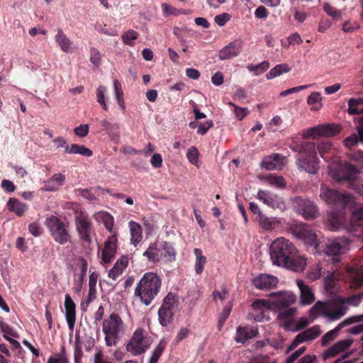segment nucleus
Returning <instances> with one entry per match:
<instances>
[{"instance_id": "1", "label": "nucleus", "mask_w": 363, "mask_h": 363, "mask_svg": "<svg viewBox=\"0 0 363 363\" xmlns=\"http://www.w3.org/2000/svg\"><path fill=\"white\" fill-rule=\"evenodd\" d=\"M297 253L294 245L283 237L274 240L269 248L270 258L274 264L294 272H301L304 269L306 260Z\"/></svg>"}, {"instance_id": "2", "label": "nucleus", "mask_w": 363, "mask_h": 363, "mask_svg": "<svg viewBox=\"0 0 363 363\" xmlns=\"http://www.w3.org/2000/svg\"><path fill=\"white\" fill-rule=\"evenodd\" d=\"M318 149L320 157L328 163V168L332 176L339 181L352 180L358 172L357 167L348 162H342L336 155L337 151L329 141H322Z\"/></svg>"}, {"instance_id": "3", "label": "nucleus", "mask_w": 363, "mask_h": 363, "mask_svg": "<svg viewBox=\"0 0 363 363\" xmlns=\"http://www.w3.org/2000/svg\"><path fill=\"white\" fill-rule=\"evenodd\" d=\"M161 286L162 279L160 276L154 272H146L137 284L134 295L147 306L158 295Z\"/></svg>"}, {"instance_id": "4", "label": "nucleus", "mask_w": 363, "mask_h": 363, "mask_svg": "<svg viewBox=\"0 0 363 363\" xmlns=\"http://www.w3.org/2000/svg\"><path fill=\"white\" fill-rule=\"evenodd\" d=\"M45 225L48 229L52 238L58 244L63 245L71 242L69 224L59 217L52 215L47 218Z\"/></svg>"}, {"instance_id": "5", "label": "nucleus", "mask_w": 363, "mask_h": 363, "mask_svg": "<svg viewBox=\"0 0 363 363\" xmlns=\"http://www.w3.org/2000/svg\"><path fill=\"white\" fill-rule=\"evenodd\" d=\"M179 305V296L172 292H169L164 298L157 314L160 324L167 327L172 323L174 312Z\"/></svg>"}, {"instance_id": "6", "label": "nucleus", "mask_w": 363, "mask_h": 363, "mask_svg": "<svg viewBox=\"0 0 363 363\" xmlns=\"http://www.w3.org/2000/svg\"><path fill=\"white\" fill-rule=\"evenodd\" d=\"M123 323L118 313H112L109 317L103 321L102 330L105 334V341L107 346L116 344V339L123 328Z\"/></svg>"}, {"instance_id": "7", "label": "nucleus", "mask_w": 363, "mask_h": 363, "mask_svg": "<svg viewBox=\"0 0 363 363\" xmlns=\"http://www.w3.org/2000/svg\"><path fill=\"white\" fill-rule=\"evenodd\" d=\"M289 230L306 244L311 246L316 245L317 235L308 225L301 222H293L289 225Z\"/></svg>"}, {"instance_id": "8", "label": "nucleus", "mask_w": 363, "mask_h": 363, "mask_svg": "<svg viewBox=\"0 0 363 363\" xmlns=\"http://www.w3.org/2000/svg\"><path fill=\"white\" fill-rule=\"evenodd\" d=\"M292 204L296 211L306 220H313L319 216L317 206L307 199L296 196L292 199Z\"/></svg>"}, {"instance_id": "9", "label": "nucleus", "mask_w": 363, "mask_h": 363, "mask_svg": "<svg viewBox=\"0 0 363 363\" xmlns=\"http://www.w3.org/2000/svg\"><path fill=\"white\" fill-rule=\"evenodd\" d=\"M74 224L79 239L84 242L91 243L94 228L89 216L81 212L75 216Z\"/></svg>"}, {"instance_id": "10", "label": "nucleus", "mask_w": 363, "mask_h": 363, "mask_svg": "<svg viewBox=\"0 0 363 363\" xmlns=\"http://www.w3.org/2000/svg\"><path fill=\"white\" fill-rule=\"evenodd\" d=\"M319 160L317 157L316 145L313 143V148L311 151H306L299 155L297 158V164L299 169H303L310 174H316L319 169Z\"/></svg>"}, {"instance_id": "11", "label": "nucleus", "mask_w": 363, "mask_h": 363, "mask_svg": "<svg viewBox=\"0 0 363 363\" xmlns=\"http://www.w3.org/2000/svg\"><path fill=\"white\" fill-rule=\"evenodd\" d=\"M150 343L145 338L144 330L141 328L137 329L126 345V350L133 355L137 356L144 353L148 348Z\"/></svg>"}, {"instance_id": "12", "label": "nucleus", "mask_w": 363, "mask_h": 363, "mask_svg": "<svg viewBox=\"0 0 363 363\" xmlns=\"http://www.w3.org/2000/svg\"><path fill=\"white\" fill-rule=\"evenodd\" d=\"M340 130V126L335 124H326L313 127L303 133V138H315L318 135L334 136Z\"/></svg>"}, {"instance_id": "13", "label": "nucleus", "mask_w": 363, "mask_h": 363, "mask_svg": "<svg viewBox=\"0 0 363 363\" xmlns=\"http://www.w3.org/2000/svg\"><path fill=\"white\" fill-rule=\"evenodd\" d=\"M321 334V330L319 325H314L306 330L298 333L291 345L288 347V352L294 350L299 344L313 340Z\"/></svg>"}, {"instance_id": "14", "label": "nucleus", "mask_w": 363, "mask_h": 363, "mask_svg": "<svg viewBox=\"0 0 363 363\" xmlns=\"http://www.w3.org/2000/svg\"><path fill=\"white\" fill-rule=\"evenodd\" d=\"M252 308L253 311L249 314L250 318L257 322H262L267 317L271 304L267 300L257 299L253 302Z\"/></svg>"}, {"instance_id": "15", "label": "nucleus", "mask_w": 363, "mask_h": 363, "mask_svg": "<svg viewBox=\"0 0 363 363\" xmlns=\"http://www.w3.org/2000/svg\"><path fill=\"white\" fill-rule=\"evenodd\" d=\"M118 238L116 233L110 235L104 242L101 252V260L104 263H109L114 258L117 251Z\"/></svg>"}, {"instance_id": "16", "label": "nucleus", "mask_w": 363, "mask_h": 363, "mask_svg": "<svg viewBox=\"0 0 363 363\" xmlns=\"http://www.w3.org/2000/svg\"><path fill=\"white\" fill-rule=\"evenodd\" d=\"M257 198L272 208H278L280 210L285 208L284 200L275 194L264 190H259L257 193Z\"/></svg>"}, {"instance_id": "17", "label": "nucleus", "mask_w": 363, "mask_h": 363, "mask_svg": "<svg viewBox=\"0 0 363 363\" xmlns=\"http://www.w3.org/2000/svg\"><path fill=\"white\" fill-rule=\"evenodd\" d=\"M252 283L257 289L270 290L277 286L278 279L273 275L260 274L252 280Z\"/></svg>"}, {"instance_id": "18", "label": "nucleus", "mask_w": 363, "mask_h": 363, "mask_svg": "<svg viewBox=\"0 0 363 363\" xmlns=\"http://www.w3.org/2000/svg\"><path fill=\"white\" fill-rule=\"evenodd\" d=\"M242 42L240 40H235L219 51L218 58L220 60H225L237 57L241 52Z\"/></svg>"}, {"instance_id": "19", "label": "nucleus", "mask_w": 363, "mask_h": 363, "mask_svg": "<svg viewBox=\"0 0 363 363\" xmlns=\"http://www.w3.org/2000/svg\"><path fill=\"white\" fill-rule=\"evenodd\" d=\"M272 296H278L277 300L273 301L272 305L279 309L289 308L291 304L295 303L296 297L292 294L283 293L281 291L277 293H272Z\"/></svg>"}, {"instance_id": "20", "label": "nucleus", "mask_w": 363, "mask_h": 363, "mask_svg": "<svg viewBox=\"0 0 363 363\" xmlns=\"http://www.w3.org/2000/svg\"><path fill=\"white\" fill-rule=\"evenodd\" d=\"M65 317L69 329H73L76 320V305L69 294L65 295Z\"/></svg>"}, {"instance_id": "21", "label": "nucleus", "mask_w": 363, "mask_h": 363, "mask_svg": "<svg viewBox=\"0 0 363 363\" xmlns=\"http://www.w3.org/2000/svg\"><path fill=\"white\" fill-rule=\"evenodd\" d=\"M352 340H342L338 341L323 353V359H327L335 357L340 352L345 351L352 345Z\"/></svg>"}, {"instance_id": "22", "label": "nucleus", "mask_w": 363, "mask_h": 363, "mask_svg": "<svg viewBox=\"0 0 363 363\" xmlns=\"http://www.w3.org/2000/svg\"><path fill=\"white\" fill-rule=\"evenodd\" d=\"M345 245L346 242L343 239L337 238L333 240H329L325 244V251L328 255L337 256L344 251Z\"/></svg>"}, {"instance_id": "23", "label": "nucleus", "mask_w": 363, "mask_h": 363, "mask_svg": "<svg viewBox=\"0 0 363 363\" xmlns=\"http://www.w3.org/2000/svg\"><path fill=\"white\" fill-rule=\"evenodd\" d=\"M66 176L61 173L54 174L45 182L44 190L48 191H57L65 182Z\"/></svg>"}, {"instance_id": "24", "label": "nucleus", "mask_w": 363, "mask_h": 363, "mask_svg": "<svg viewBox=\"0 0 363 363\" xmlns=\"http://www.w3.org/2000/svg\"><path fill=\"white\" fill-rule=\"evenodd\" d=\"M258 335L257 328H249L247 327L238 326L236 330L235 340L237 342L245 343L250 339Z\"/></svg>"}, {"instance_id": "25", "label": "nucleus", "mask_w": 363, "mask_h": 363, "mask_svg": "<svg viewBox=\"0 0 363 363\" xmlns=\"http://www.w3.org/2000/svg\"><path fill=\"white\" fill-rule=\"evenodd\" d=\"M356 320H356L355 317L346 319L345 320H344L343 322L340 323L335 329H333V330L328 332L327 333H325L322 337V338H321L322 345L323 346L328 345L330 342H331L332 340H333L335 338V337L337 335V333H339V331L344 326L350 325V324H351L352 323H354Z\"/></svg>"}, {"instance_id": "26", "label": "nucleus", "mask_w": 363, "mask_h": 363, "mask_svg": "<svg viewBox=\"0 0 363 363\" xmlns=\"http://www.w3.org/2000/svg\"><path fill=\"white\" fill-rule=\"evenodd\" d=\"M55 40L62 52L67 53L72 51L73 42L64 33L61 28L57 30Z\"/></svg>"}, {"instance_id": "27", "label": "nucleus", "mask_w": 363, "mask_h": 363, "mask_svg": "<svg viewBox=\"0 0 363 363\" xmlns=\"http://www.w3.org/2000/svg\"><path fill=\"white\" fill-rule=\"evenodd\" d=\"M296 283L301 291V301L302 304L309 305L313 302L315 296L311 289L301 279L297 280Z\"/></svg>"}, {"instance_id": "28", "label": "nucleus", "mask_w": 363, "mask_h": 363, "mask_svg": "<svg viewBox=\"0 0 363 363\" xmlns=\"http://www.w3.org/2000/svg\"><path fill=\"white\" fill-rule=\"evenodd\" d=\"M128 264V259L126 256H123L116 261L114 266L109 270L108 277L116 280L121 275Z\"/></svg>"}, {"instance_id": "29", "label": "nucleus", "mask_w": 363, "mask_h": 363, "mask_svg": "<svg viewBox=\"0 0 363 363\" xmlns=\"http://www.w3.org/2000/svg\"><path fill=\"white\" fill-rule=\"evenodd\" d=\"M347 272L351 278L352 287L357 288L363 285V269L362 267H349Z\"/></svg>"}, {"instance_id": "30", "label": "nucleus", "mask_w": 363, "mask_h": 363, "mask_svg": "<svg viewBox=\"0 0 363 363\" xmlns=\"http://www.w3.org/2000/svg\"><path fill=\"white\" fill-rule=\"evenodd\" d=\"M7 208L10 212H13L16 216H23L28 210V206L16 198H11L6 204Z\"/></svg>"}, {"instance_id": "31", "label": "nucleus", "mask_w": 363, "mask_h": 363, "mask_svg": "<svg viewBox=\"0 0 363 363\" xmlns=\"http://www.w3.org/2000/svg\"><path fill=\"white\" fill-rule=\"evenodd\" d=\"M131 235V243L136 246L142 240V227L135 221L130 220L128 223Z\"/></svg>"}, {"instance_id": "32", "label": "nucleus", "mask_w": 363, "mask_h": 363, "mask_svg": "<svg viewBox=\"0 0 363 363\" xmlns=\"http://www.w3.org/2000/svg\"><path fill=\"white\" fill-rule=\"evenodd\" d=\"M94 218L97 221H101L106 230L110 233H113L114 218L112 215L108 212L101 211L94 214Z\"/></svg>"}, {"instance_id": "33", "label": "nucleus", "mask_w": 363, "mask_h": 363, "mask_svg": "<svg viewBox=\"0 0 363 363\" xmlns=\"http://www.w3.org/2000/svg\"><path fill=\"white\" fill-rule=\"evenodd\" d=\"M347 113L350 115L363 114V98H352L348 101Z\"/></svg>"}, {"instance_id": "34", "label": "nucleus", "mask_w": 363, "mask_h": 363, "mask_svg": "<svg viewBox=\"0 0 363 363\" xmlns=\"http://www.w3.org/2000/svg\"><path fill=\"white\" fill-rule=\"evenodd\" d=\"M347 307L345 306V301L340 304H335L333 309L330 311L328 309L327 317L330 320H336L342 318L346 313Z\"/></svg>"}, {"instance_id": "35", "label": "nucleus", "mask_w": 363, "mask_h": 363, "mask_svg": "<svg viewBox=\"0 0 363 363\" xmlns=\"http://www.w3.org/2000/svg\"><path fill=\"white\" fill-rule=\"evenodd\" d=\"M65 153L79 154L86 157H89L93 155L91 150L86 147L84 145H79L77 144H72L69 148H66V150H65Z\"/></svg>"}, {"instance_id": "36", "label": "nucleus", "mask_w": 363, "mask_h": 363, "mask_svg": "<svg viewBox=\"0 0 363 363\" xmlns=\"http://www.w3.org/2000/svg\"><path fill=\"white\" fill-rule=\"evenodd\" d=\"M281 155L279 154H274L270 156L265 157L262 162L261 167L267 170L274 169L277 164L280 161Z\"/></svg>"}, {"instance_id": "37", "label": "nucleus", "mask_w": 363, "mask_h": 363, "mask_svg": "<svg viewBox=\"0 0 363 363\" xmlns=\"http://www.w3.org/2000/svg\"><path fill=\"white\" fill-rule=\"evenodd\" d=\"M194 253L196 256L195 271L197 274H201L206 263V257L203 255L200 248H195Z\"/></svg>"}, {"instance_id": "38", "label": "nucleus", "mask_w": 363, "mask_h": 363, "mask_svg": "<svg viewBox=\"0 0 363 363\" xmlns=\"http://www.w3.org/2000/svg\"><path fill=\"white\" fill-rule=\"evenodd\" d=\"M161 254L165 262H172L175 259L177 252L171 243L164 242Z\"/></svg>"}, {"instance_id": "39", "label": "nucleus", "mask_w": 363, "mask_h": 363, "mask_svg": "<svg viewBox=\"0 0 363 363\" xmlns=\"http://www.w3.org/2000/svg\"><path fill=\"white\" fill-rule=\"evenodd\" d=\"M291 70L290 67L287 64H279L274 67L270 69V71L266 74L267 79H272L284 73H287Z\"/></svg>"}, {"instance_id": "40", "label": "nucleus", "mask_w": 363, "mask_h": 363, "mask_svg": "<svg viewBox=\"0 0 363 363\" xmlns=\"http://www.w3.org/2000/svg\"><path fill=\"white\" fill-rule=\"evenodd\" d=\"M113 86L117 103L120 108H121V110L123 111L125 108V106L124 102V94L121 84L117 79H116L113 82Z\"/></svg>"}, {"instance_id": "41", "label": "nucleus", "mask_w": 363, "mask_h": 363, "mask_svg": "<svg viewBox=\"0 0 363 363\" xmlns=\"http://www.w3.org/2000/svg\"><path fill=\"white\" fill-rule=\"evenodd\" d=\"M257 220L261 228L266 230L274 229L277 225V221L267 217L264 213H259V216L257 217Z\"/></svg>"}, {"instance_id": "42", "label": "nucleus", "mask_w": 363, "mask_h": 363, "mask_svg": "<svg viewBox=\"0 0 363 363\" xmlns=\"http://www.w3.org/2000/svg\"><path fill=\"white\" fill-rule=\"evenodd\" d=\"M150 261L158 262L162 258L161 250L156 247V245H150L147 250L143 253Z\"/></svg>"}, {"instance_id": "43", "label": "nucleus", "mask_w": 363, "mask_h": 363, "mask_svg": "<svg viewBox=\"0 0 363 363\" xmlns=\"http://www.w3.org/2000/svg\"><path fill=\"white\" fill-rule=\"evenodd\" d=\"M264 179L272 186H274L277 188H285L286 182L283 177L277 176L272 174H267Z\"/></svg>"}, {"instance_id": "44", "label": "nucleus", "mask_w": 363, "mask_h": 363, "mask_svg": "<svg viewBox=\"0 0 363 363\" xmlns=\"http://www.w3.org/2000/svg\"><path fill=\"white\" fill-rule=\"evenodd\" d=\"M342 225V218L336 212H331L328 216V228L331 230H337Z\"/></svg>"}, {"instance_id": "45", "label": "nucleus", "mask_w": 363, "mask_h": 363, "mask_svg": "<svg viewBox=\"0 0 363 363\" xmlns=\"http://www.w3.org/2000/svg\"><path fill=\"white\" fill-rule=\"evenodd\" d=\"M328 309L329 307L326 303L322 301H318L311 309V313L312 315L315 316L323 315L327 317Z\"/></svg>"}, {"instance_id": "46", "label": "nucleus", "mask_w": 363, "mask_h": 363, "mask_svg": "<svg viewBox=\"0 0 363 363\" xmlns=\"http://www.w3.org/2000/svg\"><path fill=\"white\" fill-rule=\"evenodd\" d=\"M269 67V63L268 61H264L259 65H249L247 68L250 72H252L255 76H258L264 73L267 69Z\"/></svg>"}, {"instance_id": "47", "label": "nucleus", "mask_w": 363, "mask_h": 363, "mask_svg": "<svg viewBox=\"0 0 363 363\" xmlns=\"http://www.w3.org/2000/svg\"><path fill=\"white\" fill-rule=\"evenodd\" d=\"M65 345H61L60 352L48 359V363H68Z\"/></svg>"}, {"instance_id": "48", "label": "nucleus", "mask_w": 363, "mask_h": 363, "mask_svg": "<svg viewBox=\"0 0 363 363\" xmlns=\"http://www.w3.org/2000/svg\"><path fill=\"white\" fill-rule=\"evenodd\" d=\"M282 309L278 315V319L282 321L291 322L296 313V308L295 307H290Z\"/></svg>"}, {"instance_id": "49", "label": "nucleus", "mask_w": 363, "mask_h": 363, "mask_svg": "<svg viewBox=\"0 0 363 363\" xmlns=\"http://www.w3.org/2000/svg\"><path fill=\"white\" fill-rule=\"evenodd\" d=\"M322 97L321 94L319 92H313L308 98L307 102L309 105L313 106L311 110L318 111L321 107V101Z\"/></svg>"}, {"instance_id": "50", "label": "nucleus", "mask_w": 363, "mask_h": 363, "mask_svg": "<svg viewBox=\"0 0 363 363\" xmlns=\"http://www.w3.org/2000/svg\"><path fill=\"white\" fill-rule=\"evenodd\" d=\"M291 148L302 155L306 151H311L313 148V142H301L300 143H294L291 145Z\"/></svg>"}, {"instance_id": "51", "label": "nucleus", "mask_w": 363, "mask_h": 363, "mask_svg": "<svg viewBox=\"0 0 363 363\" xmlns=\"http://www.w3.org/2000/svg\"><path fill=\"white\" fill-rule=\"evenodd\" d=\"M138 33L134 30L130 29L122 35L121 39L124 44L133 46L135 44L134 41L138 39Z\"/></svg>"}, {"instance_id": "52", "label": "nucleus", "mask_w": 363, "mask_h": 363, "mask_svg": "<svg viewBox=\"0 0 363 363\" xmlns=\"http://www.w3.org/2000/svg\"><path fill=\"white\" fill-rule=\"evenodd\" d=\"M107 91V89L106 86L100 85L96 89V99L97 102L100 104V105L102 106L103 109L105 111L108 110V106L106 104L105 101V94Z\"/></svg>"}, {"instance_id": "53", "label": "nucleus", "mask_w": 363, "mask_h": 363, "mask_svg": "<svg viewBox=\"0 0 363 363\" xmlns=\"http://www.w3.org/2000/svg\"><path fill=\"white\" fill-rule=\"evenodd\" d=\"M164 348L165 344L163 343L162 342H160L158 344V345L154 349L150 361L152 362L153 363H157L160 357H161L162 354L164 350Z\"/></svg>"}, {"instance_id": "54", "label": "nucleus", "mask_w": 363, "mask_h": 363, "mask_svg": "<svg viewBox=\"0 0 363 363\" xmlns=\"http://www.w3.org/2000/svg\"><path fill=\"white\" fill-rule=\"evenodd\" d=\"M86 271H87V264L86 262L83 259L82 264L81 266V274L78 280V285L77 286H75L74 289L76 292H79L82 290L84 279L86 275Z\"/></svg>"}, {"instance_id": "55", "label": "nucleus", "mask_w": 363, "mask_h": 363, "mask_svg": "<svg viewBox=\"0 0 363 363\" xmlns=\"http://www.w3.org/2000/svg\"><path fill=\"white\" fill-rule=\"evenodd\" d=\"M323 9L328 15L334 18L337 19L341 17V12L328 3H324Z\"/></svg>"}, {"instance_id": "56", "label": "nucleus", "mask_w": 363, "mask_h": 363, "mask_svg": "<svg viewBox=\"0 0 363 363\" xmlns=\"http://www.w3.org/2000/svg\"><path fill=\"white\" fill-rule=\"evenodd\" d=\"M229 105L233 107V112L236 118L240 121L242 120L249 113V110L247 108L238 106L232 102L229 103Z\"/></svg>"}, {"instance_id": "57", "label": "nucleus", "mask_w": 363, "mask_h": 363, "mask_svg": "<svg viewBox=\"0 0 363 363\" xmlns=\"http://www.w3.org/2000/svg\"><path fill=\"white\" fill-rule=\"evenodd\" d=\"M199 150L195 147H191L189 149L186 156L189 162L194 165H197L199 162Z\"/></svg>"}, {"instance_id": "58", "label": "nucleus", "mask_w": 363, "mask_h": 363, "mask_svg": "<svg viewBox=\"0 0 363 363\" xmlns=\"http://www.w3.org/2000/svg\"><path fill=\"white\" fill-rule=\"evenodd\" d=\"M90 62L96 67L101 64V53L95 48H91L90 50Z\"/></svg>"}, {"instance_id": "59", "label": "nucleus", "mask_w": 363, "mask_h": 363, "mask_svg": "<svg viewBox=\"0 0 363 363\" xmlns=\"http://www.w3.org/2000/svg\"><path fill=\"white\" fill-rule=\"evenodd\" d=\"M363 298V292L349 296L345 302L354 306H357Z\"/></svg>"}, {"instance_id": "60", "label": "nucleus", "mask_w": 363, "mask_h": 363, "mask_svg": "<svg viewBox=\"0 0 363 363\" xmlns=\"http://www.w3.org/2000/svg\"><path fill=\"white\" fill-rule=\"evenodd\" d=\"M213 126V122L212 120L206 121L203 123H199L197 133L201 135H205L208 130Z\"/></svg>"}, {"instance_id": "61", "label": "nucleus", "mask_w": 363, "mask_h": 363, "mask_svg": "<svg viewBox=\"0 0 363 363\" xmlns=\"http://www.w3.org/2000/svg\"><path fill=\"white\" fill-rule=\"evenodd\" d=\"M89 129V125L83 124V125H80L76 127L74 129V133L76 135H77L79 137L84 138L88 135Z\"/></svg>"}, {"instance_id": "62", "label": "nucleus", "mask_w": 363, "mask_h": 363, "mask_svg": "<svg viewBox=\"0 0 363 363\" xmlns=\"http://www.w3.org/2000/svg\"><path fill=\"white\" fill-rule=\"evenodd\" d=\"M359 141H360L359 137L358 138V136L354 133L351 135L350 137L345 138L344 140V143L347 147L351 149L354 146L357 145Z\"/></svg>"}, {"instance_id": "63", "label": "nucleus", "mask_w": 363, "mask_h": 363, "mask_svg": "<svg viewBox=\"0 0 363 363\" xmlns=\"http://www.w3.org/2000/svg\"><path fill=\"white\" fill-rule=\"evenodd\" d=\"M230 19V16L228 13H223L219 15H217L214 18V21L216 24L220 26H224L228 21Z\"/></svg>"}, {"instance_id": "64", "label": "nucleus", "mask_w": 363, "mask_h": 363, "mask_svg": "<svg viewBox=\"0 0 363 363\" xmlns=\"http://www.w3.org/2000/svg\"><path fill=\"white\" fill-rule=\"evenodd\" d=\"M306 347H301L298 350L293 352L287 357V363H294L306 351Z\"/></svg>"}]
</instances>
